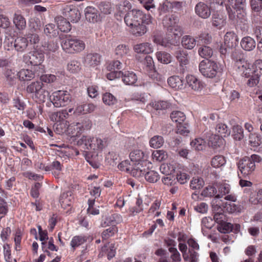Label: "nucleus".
Wrapping results in <instances>:
<instances>
[{"label": "nucleus", "mask_w": 262, "mask_h": 262, "mask_svg": "<svg viewBox=\"0 0 262 262\" xmlns=\"http://www.w3.org/2000/svg\"><path fill=\"white\" fill-rule=\"evenodd\" d=\"M77 144L84 149L101 151L107 146L108 140L107 138L83 136L78 141Z\"/></svg>", "instance_id": "nucleus-1"}, {"label": "nucleus", "mask_w": 262, "mask_h": 262, "mask_svg": "<svg viewBox=\"0 0 262 262\" xmlns=\"http://www.w3.org/2000/svg\"><path fill=\"white\" fill-rule=\"evenodd\" d=\"M261 160V157L256 154L245 157L237 163L238 169L244 177L249 176L254 172L256 163H260Z\"/></svg>", "instance_id": "nucleus-2"}, {"label": "nucleus", "mask_w": 262, "mask_h": 262, "mask_svg": "<svg viewBox=\"0 0 262 262\" xmlns=\"http://www.w3.org/2000/svg\"><path fill=\"white\" fill-rule=\"evenodd\" d=\"M62 49L68 54H77L83 51L85 47L84 41L70 35H65L61 39Z\"/></svg>", "instance_id": "nucleus-3"}, {"label": "nucleus", "mask_w": 262, "mask_h": 262, "mask_svg": "<svg viewBox=\"0 0 262 262\" xmlns=\"http://www.w3.org/2000/svg\"><path fill=\"white\" fill-rule=\"evenodd\" d=\"M126 25L133 27L140 23L149 24L151 23V17L149 15H146L139 10H133L128 12L124 17Z\"/></svg>", "instance_id": "nucleus-4"}, {"label": "nucleus", "mask_w": 262, "mask_h": 262, "mask_svg": "<svg viewBox=\"0 0 262 262\" xmlns=\"http://www.w3.org/2000/svg\"><path fill=\"white\" fill-rule=\"evenodd\" d=\"M199 70L203 76L209 78L215 77L221 72L217 63L210 59L202 60L199 63Z\"/></svg>", "instance_id": "nucleus-5"}, {"label": "nucleus", "mask_w": 262, "mask_h": 262, "mask_svg": "<svg viewBox=\"0 0 262 262\" xmlns=\"http://www.w3.org/2000/svg\"><path fill=\"white\" fill-rule=\"evenodd\" d=\"M23 59L24 62L34 67H39L40 73H42L43 68L41 63L44 60V54L43 53L38 51H32L24 55ZM39 72L37 73V76H39Z\"/></svg>", "instance_id": "nucleus-6"}, {"label": "nucleus", "mask_w": 262, "mask_h": 262, "mask_svg": "<svg viewBox=\"0 0 262 262\" xmlns=\"http://www.w3.org/2000/svg\"><path fill=\"white\" fill-rule=\"evenodd\" d=\"M50 99L55 107H59L69 104L71 101V96L67 91H58L52 94Z\"/></svg>", "instance_id": "nucleus-7"}, {"label": "nucleus", "mask_w": 262, "mask_h": 262, "mask_svg": "<svg viewBox=\"0 0 262 262\" xmlns=\"http://www.w3.org/2000/svg\"><path fill=\"white\" fill-rule=\"evenodd\" d=\"M235 61V66L237 68V72L242 76L249 78L251 75L255 71L250 68V64L247 63L240 54L239 57H233Z\"/></svg>", "instance_id": "nucleus-8"}, {"label": "nucleus", "mask_w": 262, "mask_h": 262, "mask_svg": "<svg viewBox=\"0 0 262 262\" xmlns=\"http://www.w3.org/2000/svg\"><path fill=\"white\" fill-rule=\"evenodd\" d=\"M62 14L69 20L73 23H77L80 18V13L78 8L73 5H65L62 8Z\"/></svg>", "instance_id": "nucleus-9"}, {"label": "nucleus", "mask_w": 262, "mask_h": 262, "mask_svg": "<svg viewBox=\"0 0 262 262\" xmlns=\"http://www.w3.org/2000/svg\"><path fill=\"white\" fill-rule=\"evenodd\" d=\"M194 11L197 15L203 19L209 18L211 15L210 7L202 2H199L195 5Z\"/></svg>", "instance_id": "nucleus-10"}, {"label": "nucleus", "mask_w": 262, "mask_h": 262, "mask_svg": "<svg viewBox=\"0 0 262 262\" xmlns=\"http://www.w3.org/2000/svg\"><path fill=\"white\" fill-rule=\"evenodd\" d=\"M147 163L149 164V162L146 160H143L142 163H135L131 167L130 174L136 178H140L144 176L145 168L144 167V165H146Z\"/></svg>", "instance_id": "nucleus-11"}, {"label": "nucleus", "mask_w": 262, "mask_h": 262, "mask_svg": "<svg viewBox=\"0 0 262 262\" xmlns=\"http://www.w3.org/2000/svg\"><path fill=\"white\" fill-rule=\"evenodd\" d=\"M187 83L191 89L195 92H200L204 88V83L193 75L186 77Z\"/></svg>", "instance_id": "nucleus-12"}, {"label": "nucleus", "mask_w": 262, "mask_h": 262, "mask_svg": "<svg viewBox=\"0 0 262 262\" xmlns=\"http://www.w3.org/2000/svg\"><path fill=\"white\" fill-rule=\"evenodd\" d=\"M92 122L90 120V119L85 118L81 122H78L76 124L73 123L71 124L68 129L70 130V129L74 128V129H77V132L76 133V135H77V134L80 132H81L84 130H89L92 127Z\"/></svg>", "instance_id": "nucleus-13"}, {"label": "nucleus", "mask_w": 262, "mask_h": 262, "mask_svg": "<svg viewBox=\"0 0 262 262\" xmlns=\"http://www.w3.org/2000/svg\"><path fill=\"white\" fill-rule=\"evenodd\" d=\"M237 43V36L232 32H227L224 36V46L228 49L236 47Z\"/></svg>", "instance_id": "nucleus-14"}, {"label": "nucleus", "mask_w": 262, "mask_h": 262, "mask_svg": "<svg viewBox=\"0 0 262 262\" xmlns=\"http://www.w3.org/2000/svg\"><path fill=\"white\" fill-rule=\"evenodd\" d=\"M101 57L97 53H89L84 58V63L87 67H95L99 64Z\"/></svg>", "instance_id": "nucleus-15"}, {"label": "nucleus", "mask_w": 262, "mask_h": 262, "mask_svg": "<svg viewBox=\"0 0 262 262\" xmlns=\"http://www.w3.org/2000/svg\"><path fill=\"white\" fill-rule=\"evenodd\" d=\"M11 46L14 47V49L17 52H23L26 50L28 46V40L27 38L24 37H17L14 41V44L12 45V42H11Z\"/></svg>", "instance_id": "nucleus-16"}, {"label": "nucleus", "mask_w": 262, "mask_h": 262, "mask_svg": "<svg viewBox=\"0 0 262 262\" xmlns=\"http://www.w3.org/2000/svg\"><path fill=\"white\" fill-rule=\"evenodd\" d=\"M167 82L170 86L175 90H183L185 87L184 81L178 76L169 77Z\"/></svg>", "instance_id": "nucleus-17"}, {"label": "nucleus", "mask_w": 262, "mask_h": 262, "mask_svg": "<svg viewBox=\"0 0 262 262\" xmlns=\"http://www.w3.org/2000/svg\"><path fill=\"white\" fill-rule=\"evenodd\" d=\"M55 21L58 28L62 32H68L71 29V26L69 21L61 16H58L55 18Z\"/></svg>", "instance_id": "nucleus-18"}, {"label": "nucleus", "mask_w": 262, "mask_h": 262, "mask_svg": "<svg viewBox=\"0 0 262 262\" xmlns=\"http://www.w3.org/2000/svg\"><path fill=\"white\" fill-rule=\"evenodd\" d=\"M174 55L179 61L180 66H183L189 63V57L187 52L183 49H179L175 52Z\"/></svg>", "instance_id": "nucleus-19"}, {"label": "nucleus", "mask_w": 262, "mask_h": 262, "mask_svg": "<svg viewBox=\"0 0 262 262\" xmlns=\"http://www.w3.org/2000/svg\"><path fill=\"white\" fill-rule=\"evenodd\" d=\"M226 9L228 12L229 19L233 23H238V19H242L241 22H244L245 19L246 14L243 12L239 14H235V11L229 6H226Z\"/></svg>", "instance_id": "nucleus-20"}, {"label": "nucleus", "mask_w": 262, "mask_h": 262, "mask_svg": "<svg viewBox=\"0 0 262 262\" xmlns=\"http://www.w3.org/2000/svg\"><path fill=\"white\" fill-rule=\"evenodd\" d=\"M211 22L214 27L218 29H221L226 24V17L222 14L217 13H214L212 16Z\"/></svg>", "instance_id": "nucleus-21"}, {"label": "nucleus", "mask_w": 262, "mask_h": 262, "mask_svg": "<svg viewBox=\"0 0 262 262\" xmlns=\"http://www.w3.org/2000/svg\"><path fill=\"white\" fill-rule=\"evenodd\" d=\"M134 49L136 53L145 54H150L153 52L152 46L148 42L137 44L134 46Z\"/></svg>", "instance_id": "nucleus-22"}, {"label": "nucleus", "mask_w": 262, "mask_h": 262, "mask_svg": "<svg viewBox=\"0 0 262 262\" xmlns=\"http://www.w3.org/2000/svg\"><path fill=\"white\" fill-rule=\"evenodd\" d=\"M122 81L126 85H134L137 81V77L133 72L122 73L121 75Z\"/></svg>", "instance_id": "nucleus-23"}, {"label": "nucleus", "mask_w": 262, "mask_h": 262, "mask_svg": "<svg viewBox=\"0 0 262 262\" xmlns=\"http://www.w3.org/2000/svg\"><path fill=\"white\" fill-rule=\"evenodd\" d=\"M241 47L246 51H251L255 47V41L254 40L249 37H244L241 42Z\"/></svg>", "instance_id": "nucleus-24"}, {"label": "nucleus", "mask_w": 262, "mask_h": 262, "mask_svg": "<svg viewBox=\"0 0 262 262\" xmlns=\"http://www.w3.org/2000/svg\"><path fill=\"white\" fill-rule=\"evenodd\" d=\"M13 23L19 30H23L26 27V19L23 15L19 14H14Z\"/></svg>", "instance_id": "nucleus-25"}, {"label": "nucleus", "mask_w": 262, "mask_h": 262, "mask_svg": "<svg viewBox=\"0 0 262 262\" xmlns=\"http://www.w3.org/2000/svg\"><path fill=\"white\" fill-rule=\"evenodd\" d=\"M17 75L21 81L31 80L35 77V73L28 69H21L17 73Z\"/></svg>", "instance_id": "nucleus-26"}, {"label": "nucleus", "mask_w": 262, "mask_h": 262, "mask_svg": "<svg viewBox=\"0 0 262 262\" xmlns=\"http://www.w3.org/2000/svg\"><path fill=\"white\" fill-rule=\"evenodd\" d=\"M181 43L184 48L191 50L195 47L196 45V40L191 36L185 35L182 39Z\"/></svg>", "instance_id": "nucleus-27"}, {"label": "nucleus", "mask_w": 262, "mask_h": 262, "mask_svg": "<svg viewBox=\"0 0 262 262\" xmlns=\"http://www.w3.org/2000/svg\"><path fill=\"white\" fill-rule=\"evenodd\" d=\"M115 54L120 58H126L130 55V50L125 45H119L115 49Z\"/></svg>", "instance_id": "nucleus-28"}, {"label": "nucleus", "mask_w": 262, "mask_h": 262, "mask_svg": "<svg viewBox=\"0 0 262 262\" xmlns=\"http://www.w3.org/2000/svg\"><path fill=\"white\" fill-rule=\"evenodd\" d=\"M41 27L40 21L36 17H32L29 21V32L38 33Z\"/></svg>", "instance_id": "nucleus-29"}, {"label": "nucleus", "mask_w": 262, "mask_h": 262, "mask_svg": "<svg viewBox=\"0 0 262 262\" xmlns=\"http://www.w3.org/2000/svg\"><path fill=\"white\" fill-rule=\"evenodd\" d=\"M216 189H218L219 193L215 195L216 198H220L223 195L228 193L230 191V185L226 183H215Z\"/></svg>", "instance_id": "nucleus-30"}, {"label": "nucleus", "mask_w": 262, "mask_h": 262, "mask_svg": "<svg viewBox=\"0 0 262 262\" xmlns=\"http://www.w3.org/2000/svg\"><path fill=\"white\" fill-rule=\"evenodd\" d=\"M145 23H140V25H136L130 27L132 33L136 36H142L147 32V28Z\"/></svg>", "instance_id": "nucleus-31"}, {"label": "nucleus", "mask_w": 262, "mask_h": 262, "mask_svg": "<svg viewBox=\"0 0 262 262\" xmlns=\"http://www.w3.org/2000/svg\"><path fill=\"white\" fill-rule=\"evenodd\" d=\"M97 10L93 7H88L85 10V16L86 19L94 23L97 21Z\"/></svg>", "instance_id": "nucleus-32"}, {"label": "nucleus", "mask_w": 262, "mask_h": 262, "mask_svg": "<svg viewBox=\"0 0 262 262\" xmlns=\"http://www.w3.org/2000/svg\"><path fill=\"white\" fill-rule=\"evenodd\" d=\"M170 118L173 122L181 124L186 119V116L181 111H173L170 114Z\"/></svg>", "instance_id": "nucleus-33"}, {"label": "nucleus", "mask_w": 262, "mask_h": 262, "mask_svg": "<svg viewBox=\"0 0 262 262\" xmlns=\"http://www.w3.org/2000/svg\"><path fill=\"white\" fill-rule=\"evenodd\" d=\"M68 116L67 110H63L57 112H54L51 115L50 118L53 121L60 122L61 120L65 119Z\"/></svg>", "instance_id": "nucleus-34"}, {"label": "nucleus", "mask_w": 262, "mask_h": 262, "mask_svg": "<svg viewBox=\"0 0 262 262\" xmlns=\"http://www.w3.org/2000/svg\"><path fill=\"white\" fill-rule=\"evenodd\" d=\"M164 143V140L162 136L156 135L152 137L149 141L150 147L154 148H158L162 147Z\"/></svg>", "instance_id": "nucleus-35"}, {"label": "nucleus", "mask_w": 262, "mask_h": 262, "mask_svg": "<svg viewBox=\"0 0 262 262\" xmlns=\"http://www.w3.org/2000/svg\"><path fill=\"white\" fill-rule=\"evenodd\" d=\"M199 55L206 59H209L213 54L212 49L207 46H202L198 50Z\"/></svg>", "instance_id": "nucleus-36"}, {"label": "nucleus", "mask_w": 262, "mask_h": 262, "mask_svg": "<svg viewBox=\"0 0 262 262\" xmlns=\"http://www.w3.org/2000/svg\"><path fill=\"white\" fill-rule=\"evenodd\" d=\"M215 130L218 134L217 135H220L222 138L228 136L230 134V129L223 123H219L216 125Z\"/></svg>", "instance_id": "nucleus-37"}, {"label": "nucleus", "mask_w": 262, "mask_h": 262, "mask_svg": "<svg viewBox=\"0 0 262 262\" xmlns=\"http://www.w3.org/2000/svg\"><path fill=\"white\" fill-rule=\"evenodd\" d=\"M129 157L132 162L136 163L141 162L144 160V154L143 151L139 149H136L132 151L129 154Z\"/></svg>", "instance_id": "nucleus-38"}, {"label": "nucleus", "mask_w": 262, "mask_h": 262, "mask_svg": "<svg viewBox=\"0 0 262 262\" xmlns=\"http://www.w3.org/2000/svg\"><path fill=\"white\" fill-rule=\"evenodd\" d=\"M202 195L205 197H212L217 194L215 183L213 186H208L202 191Z\"/></svg>", "instance_id": "nucleus-39"}, {"label": "nucleus", "mask_w": 262, "mask_h": 262, "mask_svg": "<svg viewBox=\"0 0 262 262\" xmlns=\"http://www.w3.org/2000/svg\"><path fill=\"white\" fill-rule=\"evenodd\" d=\"M88 237L85 236L77 235L73 237L71 242V246L72 248L75 249L87 241Z\"/></svg>", "instance_id": "nucleus-40"}, {"label": "nucleus", "mask_w": 262, "mask_h": 262, "mask_svg": "<svg viewBox=\"0 0 262 262\" xmlns=\"http://www.w3.org/2000/svg\"><path fill=\"white\" fill-rule=\"evenodd\" d=\"M223 142V138L217 135H212L209 138V144L213 148L216 149L221 146Z\"/></svg>", "instance_id": "nucleus-41"}, {"label": "nucleus", "mask_w": 262, "mask_h": 262, "mask_svg": "<svg viewBox=\"0 0 262 262\" xmlns=\"http://www.w3.org/2000/svg\"><path fill=\"white\" fill-rule=\"evenodd\" d=\"M156 57L159 61L164 64H168L171 62V55L165 52H158L156 53Z\"/></svg>", "instance_id": "nucleus-42"}, {"label": "nucleus", "mask_w": 262, "mask_h": 262, "mask_svg": "<svg viewBox=\"0 0 262 262\" xmlns=\"http://www.w3.org/2000/svg\"><path fill=\"white\" fill-rule=\"evenodd\" d=\"M160 169L163 174L166 176H170L174 171L175 168L173 165L170 163H164L161 165Z\"/></svg>", "instance_id": "nucleus-43"}, {"label": "nucleus", "mask_w": 262, "mask_h": 262, "mask_svg": "<svg viewBox=\"0 0 262 262\" xmlns=\"http://www.w3.org/2000/svg\"><path fill=\"white\" fill-rule=\"evenodd\" d=\"M103 102L108 105H113L117 103V99L110 93H105L103 95Z\"/></svg>", "instance_id": "nucleus-44"}, {"label": "nucleus", "mask_w": 262, "mask_h": 262, "mask_svg": "<svg viewBox=\"0 0 262 262\" xmlns=\"http://www.w3.org/2000/svg\"><path fill=\"white\" fill-rule=\"evenodd\" d=\"M260 74L258 71H254L249 78L247 82V84L250 87H253L256 85L259 81V77Z\"/></svg>", "instance_id": "nucleus-45"}, {"label": "nucleus", "mask_w": 262, "mask_h": 262, "mask_svg": "<svg viewBox=\"0 0 262 262\" xmlns=\"http://www.w3.org/2000/svg\"><path fill=\"white\" fill-rule=\"evenodd\" d=\"M67 69L72 73H78L81 70V64L77 60L71 61L67 65Z\"/></svg>", "instance_id": "nucleus-46"}, {"label": "nucleus", "mask_w": 262, "mask_h": 262, "mask_svg": "<svg viewBox=\"0 0 262 262\" xmlns=\"http://www.w3.org/2000/svg\"><path fill=\"white\" fill-rule=\"evenodd\" d=\"M72 199L73 197L71 195V192L68 191L63 192L61 194L59 201L62 205L70 206Z\"/></svg>", "instance_id": "nucleus-47"}, {"label": "nucleus", "mask_w": 262, "mask_h": 262, "mask_svg": "<svg viewBox=\"0 0 262 262\" xmlns=\"http://www.w3.org/2000/svg\"><path fill=\"white\" fill-rule=\"evenodd\" d=\"M49 96V92L42 88V89L37 93L34 98L36 99V101L41 103L45 102L46 100L48 99Z\"/></svg>", "instance_id": "nucleus-48"}, {"label": "nucleus", "mask_w": 262, "mask_h": 262, "mask_svg": "<svg viewBox=\"0 0 262 262\" xmlns=\"http://www.w3.org/2000/svg\"><path fill=\"white\" fill-rule=\"evenodd\" d=\"M144 177L146 181L150 183H155L160 179L158 172L154 170L145 172Z\"/></svg>", "instance_id": "nucleus-49"}, {"label": "nucleus", "mask_w": 262, "mask_h": 262, "mask_svg": "<svg viewBox=\"0 0 262 262\" xmlns=\"http://www.w3.org/2000/svg\"><path fill=\"white\" fill-rule=\"evenodd\" d=\"M226 163L225 158L221 155L214 156L211 162V165L215 168L220 167Z\"/></svg>", "instance_id": "nucleus-50"}, {"label": "nucleus", "mask_w": 262, "mask_h": 262, "mask_svg": "<svg viewBox=\"0 0 262 262\" xmlns=\"http://www.w3.org/2000/svg\"><path fill=\"white\" fill-rule=\"evenodd\" d=\"M190 145L195 150L198 151L203 150L205 147V141L201 138L195 139L192 141Z\"/></svg>", "instance_id": "nucleus-51"}, {"label": "nucleus", "mask_w": 262, "mask_h": 262, "mask_svg": "<svg viewBox=\"0 0 262 262\" xmlns=\"http://www.w3.org/2000/svg\"><path fill=\"white\" fill-rule=\"evenodd\" d=\"M152 156L153 159L159 162L163 161L167 158V153L163 150L154 151L152 152Z\"/></svg>", "instance_id": "nucleus-52"}, {"label": "nucleus", "mask_w": 262, "mask_h": 262, "mask_svg": "<svg viewBox=\"0 0 262 262\" xmlns=\"http://www.w3.org/2000/svg\"><path fill=\"white\" fill-rule=\"evenodd\" d=\"M233 136L236 140H241L244 138V131L242 126L238 125L233 127Z\"/></svg>", "instance_id": "nucleus-53"}, {"label": "nucleus", "mask_w": 262, "mask_h": 262, "mask_svg": "<svg viewBox=\"0 0 262 262\" xmlns=\"http://www.w3.org/2000/svg\"><path fill=\"white\" fill-rule=\"evenodd\" d=\"M167 19H168L169 21V23H167V25L171 27L170 29L171 31V32L173 34V35L178 37H179L180 35H181L182 30L180 27L178 26H171V25H172L171 23V16H169L168 17V18L166 17L165 19H164V21H166Z\"/></svg>", "instance_id": "nucleus-54"}, {"label": "nucleus", "mask_w": 262, "mask_h": 262, "mask_svg": "<svg viewBox=\"0 0 262 262\" xmlns=\"http://www.w3.org/2000/svg\"><path fill=\"white\" fill-rule=\"evenodd\" d=\"M204 185V182L203 179L200 178H193L191 181L190 187L192 189H199L203 187Z\"/></svg>", "instance_id": "nucleus-55"}, {"label": "nucleus", "mask_w": 262, "mask_h": 262, "mask_svg": "<svg viewBox=\"0 0 262 262\" xmlns=\"http://www.w3.org/2000/svg\"><path fill=\"white\" fill-rule=\"evenodd\" d=\"M249 201L253 204H260L262 205V189L259 190L256 194H252Z\"/></svg>", "instance_id": "nucleus-56"}, {"label": "nucleus", "mask_w": 262, "mask_h": 262, "mask_svg": "<svg viewBox=\"0 0 262 262\" xmlns=\"http://www.w3.org/2000/svg\"><path fill=\"white\" fill-rule=\"evenodd\" d=\"M170 104L166 101H158L152 103V107L156 110H162L168 108Z\"/></svg>", "instance_id": "nucleus-57"}, {"label": "nucleus", "mask_w": 262, "mask_h": 262, "mask_svg": "<svg viewBox=\"0 0 262 262\" xmlns=\"http://www.w3.org/2000/svg\"><path fill=\"white\" fill-rule=\"evenodd\" d=\"M249 139V143L252 146L257 147L261 143L260 136L256 134H251Z\"/></svg>", "instance_id": "nucleus-58"}, {"label": "nucleus", "mask_w": 262, "mask_h": 262, "mask_svg": "<svg viewBox=\"0 0 262 262\" xmlns=\"http://www.w3.org/2000/svg\"><path fill=\"white\" fill-rule=\"evenodd\" d=\"M99 7L101 12L104 14H110L113 10L112 6L110 2H101Z\"/></svg>", "instance_id": "nucleus-59"}, {"label": "nucleus", "mask_w": 262, "mask_h": 262, "mask_svg": "<svg viewBox=\"0 0 262 262\" xmlns=\"http://www.w3.org/2000/svg\"><path fill=\"white\" fill-rule=\"evenodd\" d=\"M211 40L212 37L209 34L202 33L199 36L198 41L200 43L209 44Z\"/></svg>", "instance_id": "nucleus-60"}, {"label": "nucleus", "mask_w": 262, "mask_h": 262, "mask_svg": "<svg viewBox=\"0 0 262 262\" xmlns=\"http://www.w3.org/2000/svg\"><path fill=\"white\" fill-rule=\"evenodd\" d=\"M5 76L7 81L10 84H13L14 79H15V72L12 70L7 69L5 72Z\"/></svg>", "instance_id": "nucleus-61"}, {"label": "nucleus", "mask_w": 262, "mask_h": 262, "mask_svg": "<svg viewBox=\"0 0 262 262\" xmlns=\"http://www.w3.org/2000/svg\"><path fill=\"white\" fill-rule=\"evenodd\" d=\"M116 231V227L114 226L110 227L108 229L103 231L102 233V237L103 239H107L109 237L113 235Z\"/></svg>", "instance_id": "nucleus-62"}, {"label": "nucleus", "mask_w": 262, "mask_h": 262, "mask_svg": "<svg viewBox=\"0 0 262 262\" xmlns=\"http://www.w3.org/2000/svg\"><path fill=\"white\" fill-rule=\"evenodd\" d=\"M37 33L36 32H29L27 34V38L29 39L31 43L37 44L39 43L40 38Z\"/></svg>", "instance_id": "nucleus-63"}, {"label": "nucleus", "mask_w": 262, "mask_h": 262, "mask_svg": "<svg viewBox=\"0 0 262 262\" xmlns=\"http://www.w3.org/2000/svg\"><path fill=\"white\" fill-rule=\"evenodd\" d=\"M233 227V225L231 224L224 222L217 229L221 232L226 233L231 230Z\"/></svg>", "instance_id": "nucleus-64"}]
</instances>
